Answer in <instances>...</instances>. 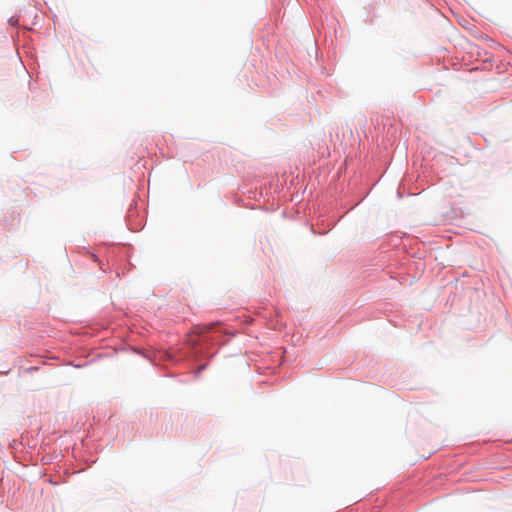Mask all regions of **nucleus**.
Masks as SVG:
<instances>
[{
	"mask_svg": "<svg viewBox=\"0 0 512 512\" xmlns=\"http://www.w3.org/2000/svg\"><path fill=\"white\" fill-rule=\"evenodd\" d=\"M9 22H10V24H11V25H15V24L17 23V21H16V20H14V18H11V19L9 20Z\"/></svg>",
	"mask_w": 512,
	"mask_h": 512,
	"instance_id": "nucleus-1",
	"label": "nucleus"
}]
</instances>
